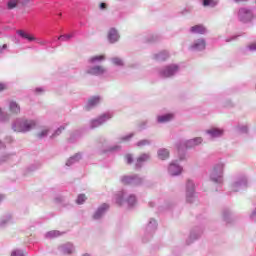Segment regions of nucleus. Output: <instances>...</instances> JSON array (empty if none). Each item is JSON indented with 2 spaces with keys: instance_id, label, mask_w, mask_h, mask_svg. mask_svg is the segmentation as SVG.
Segmentation results:
<instances>
[{
  "instance_id": "obj_1",
  "label": "nucleus",
  "mask_w": 256,
  "mask_h": 256,
  "mask_svg": "<svg viewBox=\"0 0 256 256\" xmlns=\"http://www.w3.org/2000/svg\"><path fill=\"white\" fill-rule=\"evenodd\" d=\"M35 127V122L33 121H17L13 129L16 133H26V131H31Z\"/></svg>"
},
{
  "instance_id": "obj_2",
  "label": "nucleus",
  "mask_w": 256,
  "mask_h": 256,
  "mask_svg": "<svg viewBox=\"0 0 256 256\" xmlns=\"http://www.w3.org/2000/svg\"><path fill=\"white\" fill-rule=\"evenodd\" d=\"M210 177L214 183H221L223 181V165H218L214 168Z\"/></svg>"
},
{
  "instance_id": "obj_3",
  "label": "nucleus",
  "mask_w": 256,
  "mask_h": 256,
  "mask_svg": "<svg viewBox=\"0 0 256 256\" xmlns=\"http://www.w3.org/2000/svg\"><path fill=\"white\" fill-rule=\"evenodd\" d=\"M238 17L242 23H249L253 19V12L247 8H241L238 12Z\"/></svg>"
},
{
  "instance_id": "obj_4",
  "label": "nucleus",
  "mask_w": 256,
  "mask_h": 256,
  "mask_svg": "<svg viewBox=\"0 0 256 256\" xmlns=\"http://www.w3.org/2000/svg\"><path fill=\"white\" fill-rule=\"evenodd\" d=\"M179 71V66L177 65H170L167 66L162 72L161 75L162 77H173L175 73Z\"/></svg>"
},
{
  "instance_id": "obj_5",
  "label": "nucleus",
  "mask_w": 256,
  "mask_h": 256,
  "mask_svg": "<svg viewBox=\"0 0 256 256\" xmlns=\"http://www.w3.org/2000/svg\"><path fill=\"white\" fill-rule=\"evenodd\" d=\"M112 117L113 115H111V113L102 114L98 119L92 122V127H99V125H103L105 121H109V119H111Z\"/></svg>"
},
{
  "instance_id": "obj_6",
  "label": "nucleus",
  "mask_w": 256,
  "mask_h": 256,
  "mask_svg": "<svg viewBox=\"0 0 256 256\" xmlns=\"http://www.w3.org/2000/svg\"><path fill=\"white\" fill-rule=\"evenodd\" d=\"M108 40L110 43H117L119 41V33L115 28H111L108 32Z\"/></svg>"
},
{
  "instance_id": "obj_7",
  "label": "nucleus",
  "mask_w": 256,
  "mask_h": 256,
  "mask_svg": "<svg viewBox=\"0 0 256 256\" xmlns=\"http://www.w3.org/2000/svg\"><path fill=\"white\" fill-rule=\"evenodd\" d=\"M88 75H103L105 73V68L102 66H95L86 71Z\"/></svg>"
},
{
  "instance_id": "obj_8",
  "label": "nucleus",
  "mask_w": 256,
  "mask_h": 256,
  "mask_svg": "<svg viewBox=\"0 0 256 256\" xmlns=\"http://www.w3.org/2000/svg\"><path fill=\"white\" fill-rule=\"evenodd\" d=\"M124 185H141V179L139 178H131L129 176H125L122 179Z\"/></svg>"
},
{
  "instance_id": "obj_9",
  "label": "nucleus",
  "mask_w": 256,
  "mask_h": 256,
  "mask_svg": "<svg viewBox=\"0 0 256 256\" xmlns=\"http://www.w3.org/2000/svg\"><path fill=\"white\" fill-rule=\"evenodd\" d=\"M107 209H109V205L102 204L94 213L93 219H101V217H103V214L105 213V211H107Z\"/></svg>"
},
{
  "instance_id": "obj_10",
  "label": "nucleus",
  "mask_w": 256,
  "mask_h": 256,
  "mask_svg": "<svg viewBox=\"0 0 256 256\" xmlns=\"http://www.w3.org/2000/svg\"><path fill=\"white\" fill-rule=\"evenodd\" d=\"M201 143H203V139L201 137L189 140L186 142V149H191V147L201 145Z\"/></svg>"
},
{
  "instance_id": "obj_11",
  "label": "nucleus",
  "mask_w": 256,
  "mask_h": 256,
  "mask_svg": "<svg viewBox=\"0 0 256 256\" xmlns=\"http://www.w3.org/2000/svg\"><path fill=\"white\" fill-rule=\"evenodd\" d=\"M168 171L170 175H179L182 171V168L177 164H170Z\"/></svg>"
},
{
  "instance_id": "obj_12",
  "label": "nucleus",
  "mask_w": 256,
  "mask_h": 256,
  "mask_svg": "<svg viewBox=\"0 0 256 256\" xmlns=\"http://www.w3.org/2000/svg\"><path fill=\"white\" fill-rule=\"evenodd\" d=\"M9 109L15 115H17V113H21V107L15 101L10 102Z\"/></svg>"
},
{
  "instance_id": "obj_13",
  "label": "nucleus",
  "mask_w": 256,
  "mask_h": 256,
  "mask_svg": "<svg viewBox=\"0 0 256 256\" xmlns=\"http://www.w3.org/2000/svg\"><path fill=\"white\" fill-rule=\"evenodd\" d=\"M208 135H211V137H221L223 135V130L218 128H212L210 130H207Z\"/></svg>"
},
{
  "instance_id": "obj_14",
  "label": "nucleus",
  "mask_w": 256,
  "mask_h": 256,
  "mask_svg": "<svg viewBox=\"0 0 256 256\" xmlns=\"http://www.w3.org/2000/svg\"><path fill=\"white\" fill-rule=\"evenodd\" d=\"M191 33H199L203 35L205 33V27L203 25H195L190 28Z\"/></svg>"
},
{
  "instance_id": "obj_15",
  "label": "nucleus",
  "mask_w": 256,
  "mask_h": 256,
  "mask_svg": "<svg viewBox=\"0 0 256 256\" xmlns=\"http://www.w3.org/2000/svg\"><path fill=\"white\" fill-rule=\"evenodd\" d=\"M17 33L20 35V37H22L23 39H27L28 41L36 40L35 36L29 35L28 33L24 32L22 30H18Z\"/></svg>"
},
{
  "instance_id": "obj_16",
  "label": "nucleus",
  "mask_w": 256,
  "mask_h": 256,
  "mask_svg": "<svg viewBox=\"0 0 256 256\" xmlns=\"http://www.w3.org/2000/svg\"><path fill=\"white\" fill-rule=\"evenodd\" d=\"M173 119V114H166L163 116H158V123H167Z\"/></svg>"
},
{
  "instance_id": "obj_17",
  "label": "nucleus",
  "mask_w": 256,
  "mask_h": 256,
  "mask_svg": "<svg viewBox=\"0 0 256 256\" xmlns=\"http://www.w3.org/2000/svg\"><path fill=\"white\" fill-rule=\"evenodd\" d=\"M158 157L159 159H162V161H165V159H169V152L167 149H160L158 151Z\"/></svg>"
},
{
  "instance_id": "obj_18",
  "label": "nucleus",
  "mask_w": 256,
  "mask_h": 256,
  "mask_svg": "<svg viewBox=\"0 0 256 256\" xmlns=\"http://www.w3.org/2000/svg\"><path fill=\"white\" fill-rule=\"evenodd\" d=\"M193 48L197 51H203L205 49V40H198L194 45Z\"/></svg>"
},
{
  "instance_id": "obj_19",
  "label": "nucleus",
  "mask_w": 256,
  "mask_h": 256,
  "mask_svg": "<svg viewBox=\"0 0 256 256\" xmlns=\"http://www.w3.org/2000/svg\"><path fill=\"white\" fill-rule=\"evenodd\" d=\"M168 58H169V53H167V51H162L156 55L157 61H165Z\"/></svg>"
},
{
  "instance_id": "obj_20",
  "label": "nucleus",
  "mask_w": 256,
  "mask_h": 256,
  "mask_svg": "<svg viewBox=\"0 0 256 256\" xmlns=\"http://www.w3.org/2000/svg\"><path fill=\"white\" fill-rule=\"evenodd\" d=\"M100 101V98L95 96V97H92L91 99L88 100V105L89 107H95V105H98Z\"/></svg>"
},
{
  "instance_id": "obj_21",
  "label": "nucleus",
  "mask_w": 256,
  "mask_h": 256,
  "mask_svg": "<svg viewBox=\"0 0 256 256\" xmlns=\"http://www.w3.org/2000/svg\"><path fill=\"white\" fill-rule=\"evenodd\" d=\"M204 7H215L217 5V1L215 0H203Z\"/></svg>"
},
{
  "instance_id": "obj_22",
  "label": "nucleus",
  "mask_w": 256,
  "mask_h": 256,
  "mask_svg": "<svg viewBox=\"0 0 256 256\" xmlns=\"http://www.w3.org/2000/svg\"><path fill=\"white\" fill-rule=\"evenodd\" d=\"M19 3V0H8L7 7L8 9H15Z\"/></svg>"
},
{
  "instance_id": "obj_23",
  "label": "nucleus",
  "mask_w": 256,
  "mask_h": 256,
  "mask_svg": "<svg viewBox=\"0 0 256 256\" xmlns=\"http://www.w3.org/2000/svg\"><path fill=\"white\" fill-rule=\"evenodd\" d=\"M85 201H87V196H85V194L78 195V198L76 200L77 205H83Z\"/></svg>"
},
{
  "instance_id": "obj_24",
  "label": "nucleus",
  "mask_w": 256,
  "mask_h": 256,
  "mask_svg": "<svg viewBox=\"0 0 256 256\" xmlns=\"http://www.w3.org/2000/svg\"><path fill=\"white\" fill-rule=\"evenodd\" d=\"M48 133H49V129L44 128V129L41 130L40 133H38V134L36 135V137H37L38 139H43V137H47V134H48Z\"/></svg>"
},
{
  "instance_id": "obj_25",
  "label": "nucleus",
  "mask_w": 256,
  "mask_h": 256,
  "mask_svg": "<svg viewBox=\"0 0 256 256\" xmlns=\"http://www.w3.org/2000/svg\"><path fill=\"white\" fill-rule=\"evenodd\" d=\"M73 34H66V35H61L58 37V41H69L72 39Z\"/></svg>"
},
{
  "instance_id": "obj_26",
  "label": "nucleus",
  "mask_w": 256,
  "mask_h": 256,
  "mask_svg": "<svg viewBox=\"0 0 256 256\" xmlns=\"http://www.w3.org/2000/svg\"><path fill=\"white\" fill-rule=\"evenodd\" d=\"M112 63L114 65H118L119 67L123 66V60H121V58H117V57L113 58Z\"/></svg>"
},
{
  "instance_id": "obj_27",
  "label": "nucleus",
  "mask_w": 256,
  "mask_h": 256,
  "mask_svg": "<svg viewBox=\"0 0 256 256\" xmlns=\"http://www.w3.org/2000/svg\"><path fill=\"white\" fill-rule=\"evenodd\" d=\"M103 59H105V56L100 55V56H94L90 59L91 63H95V61H103Z\"/></svg>"
},
{
  "instance_id": "obj_28",
  "label": "nucleus",
  "mask_w": 256,
  "mask_h": 256,
  "mask_svg": "<svg viewBox=\"0 0 256 256\" xmlns=\"http://www.w3.org/2000/svg\"><path fill=\"white\" fill-rule=\"evenodd\" d=\"M149 159V155L143 154L138 158V163H141L142 161H147Z\"/></svg>"
},
{
  "instance_id": "obj_29",
  "label": "nucleus",
  "mask_w": 256,
  "mask_h": 256,
  "mask_svg": "<svg viewBox=\"0 0 256 256\" xmlns=\"http://www.w3.org/2000/svg\"><path fill=\"white\" fill-rule=\"evenodd\" d=\"M136 201H137V199L135 198V196H133V195L129 196L128 203L130 205H135Z\"/></svg>"
},
{
  "instance_id": "obj_30",
  "label": "nucleus",
  "mask_w": 256,
  "mask_h": 256,
  "mask_svg": "<svg viewBox=\"0 0 256 256\" xmlns=\"http://www.w3.org/2000/svg\"><path fill=\"white\" fill-rule=\"evenodd\" d=\"M145 145H149V141L147 140H141L137 143V147H145Z\"/></svg>"
},
{
  "instance_id": "obj_31",
  "label": "nucleus",
  "mask_w": 256,
  "mask_h": 256,
  "mask_svg": "<svg viewBox=\"0 0 256 256\" xmlns=\"http://www.w3.org/2000/svg\"><path fill=\"white\" fill-rule=\"evenodd\" d=\"M11 256H25L22 251L15 250L11 253Z\"/></svg>"
},
{
  "instance_id": "obj_32",
  "label": "nucleus",
  "mask_w": 256,
  "mask_h": 256,
  "mask_svg": "<svg viewBox=\"0 0 256 256\" xmlns=\"http://www.w3.org/2000/svg\"><path fill=\"white\" fill-rule=\"evenodd\" d=\"M125 159H126V161H127L128 164L133 163V156H131V154H127V155L125 156Z\"/></svg>"
},
{
  "instance_id": "obj_33",
  "label": "nucleus",
  "mask_w": 256,
  "mask_h": 256,
  "mask_svg": "<svg viewBox=\"0 0 256 256\" xmlns=\"http://www.w3.org/2000/svg\"><path fill=\"white\" fill-rule=\"evenodd\" d=\"M7 90V84L5 83H0V93Z\"/></svg>"
},
{
  "instance_id": "obj_34",
  "label": "nucleus",
  "mask_w": 256,
  "mask_h": 256,
  "mask_svg": "<svg viewBox=\"0 0 256 256\" xmlns=\"http://www.w3.org/2000/svg\"><path fill=\"white\" fill-rule=\"evenodd\" d=\"M50 237H57L59 236V231H52V232H49Z\"/></svg>"
},
{
  "instance_id": "obj_35",
  "label": "nucleus",
  "mask_w": 256,
  "mask_h": 256,
  "mask_svg": "<svg viewBox=\"0 0 256 256\" xmlns=\"http://www.w3.org/2000/svg\"><path fill=\"white\" fill-rule=\"evenodd\" d=\"M63 129H65V128L64 127L58 128V130L55 132V135H59L61 133V131H63ZM55 135H53V137H55Z\"/></svg>"
},
{
  "instance_id": "obj_36",
  "label": "nucleus",
  "mask_w": 256,
  "mask_h": 256,
  "mask_svg": "<svg viewBox=\"0 0 256 256\" xmlns=\"http://www.w3.org/2000/svg\"><path fill=\"white\" fill-rule=\"evenodd\" d=\"M131 137H133V134H130L122 139H123V141H129V139H131Z\"/></svg>"
},
{
  "instance_id": "obj_37",
  "label": "nucleus",
  "mask_w": 256,
  "mask_h": 256,
  "mask_svg": "<svg viewBox=\"0 0 256 256\" xmlns=\"http://www.w3.org/2000/svg\"><path fill=\"white\" fill-rule=\"evenodd\" d=\"M100 9H107V4L101 3L100 4Z\"/></svg>"
},
{
  "instance_id": "obj_38",
  "label": "nucleus",
  "mask_w": 256,
  "mask_h": 256,
  "mask_svg": "<svg viewBox=\"0 0 256 256\" xmlns=\"http://www.w3.org/2000/svg\"><path fill=\"white\" fill-rule=\"evenodd\" d=\"M187 187H190L191 191H193V182H188Z\"/></svg>"
},
{
  "instance_id": "obj_39",
  "label": "nucleus",
  "mask_w": 256,
  "mask_h": 256,
  "mask_svg": "<svg viewBox=\"0 0 256 256\" xmlns=\"http://www.w3.org/2000/svg\"><path fill=\"white\" fill-rule=\"evenodd\" d=\"M235 1V3H245V1H247V0H234Z\"/></svg>"
},
{
  "instance_id": "obj_40",
  "label": "nucleus",
  "mask_w": 256,
  "mask_h": 256,
  "mask_svg": "<svg viewBox=\"0 0 256 256\" xmlns=\"http://www.w3.org/2000/svg\"><path fill=\"white\" fill-rule=\"evenodd\" d=\"M38 43H39V45H47V42H45V41H39Z\"/></svg>"
},
{
  "instance_id": "obj_41",
  "label": "nucleus",
  "mask_w": 256,
  "mask_h": 256,
  "mask_svg": "<svg viewBox=\"0 0 256 256\" xmlns=\"http://www.w3.org/2000/svg\"><path fill=\"white\" fill-rule=\"evenodd\" d=\"M3 147H5V144H3V142L0 141V149H3Z\"/></svg>"
},
{
  "instance_id": "obj_42",
  "label": "nucleus",
  "mask_w": 256,
  "mask_h": 256,
  "mask_svg": "<svg viewBox=\"0 0 256 256\" xmlns=\"http://www.w3.org/2000/svg\"><path fill=\"white\" fill-rule=\"evenodd\" d=\"M3 49H7V46H6V44H4V45H3Z\"/></svg>"
},
{
  "instance_id": "obj_43",
  "label": "nucleus",
  "mask_w": 256,
  "mask_h": 256,
  "mask_svg": "<svg viewBox=\"0 0 256 256\" xmlns=\"http://www.w3.org/2000/svg\"><path fill=\"white\" fill-rule=\"evenodd\" d=\"M70 161H75V157H72V158L70 159Z\"/></svg>"
},
{
  "instance_id": "obj_44",
  "label": "nucleus",
  "mask_w": 256,
  "mask_h": 256,
  "mask_svg": "<svg viewBox=\"0 0 256 256\" xmlns=\"http://www.w3.org/2000/svg\"><path fill=\"white\" fill-rule=\"evenodd\" d=\"M118 204L121 205V200H118Z\"/></svg>"
},
{
  "instance_id": "obj_45",
  "label": "nucleus",
  "mask_w": 256,
  "mask_h": 256,
  "mask_svg": "<svg viewBox=\"0 0 256 256\" xmlns=\"http://www.w3.org/2000/svg\"><path fill=\"white\" fill-rule=\"evenodd\" d=\"M83 256H89V254H84Z\"/></svg>"
},
{
  "instance_id": "obj_46",
  "label": "nucleus",
  "mask_w": 256,
  "mask_h": 256,
  "mask_svg": "<svg viewBox=\"0 0 256 256\" xmlns=\"http://www.w3.org/2000/svg\"><path fill=\"white\" fill-rule=\"evenodd\" d=\"M0 115H1V109H0Z\"/></svg>"
}]
</instances>
